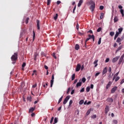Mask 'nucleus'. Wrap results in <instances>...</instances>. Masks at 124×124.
<instances>
[{
  "instance_id": "nucleus-1",
  "label": "nucleus",
  "mask_w": 124,
  "mask_h": 124,
  "mask_svg": "<svg viewBox=\"0 0 124 124\" xmlns=\"http://www.w3.org/2000/svg\"><path fill=\"white\" fill-rule=\"evenodd\" d=\"M12 62V63L14 64L16 63L17 60H18V52H16L12 55L11 58Z\"/></svg>"
},
{
  "instance_id": "nucleus-2",
  "label": "nucleus",
  "mask_w": 124,
  "mask_h": 124,
  "mask_svg": "<svg viewBox=\"0 0 124 124\" xmlns=\"http://www.w3.org/2000/svg\"><path fill=\"white\" fill-rule=\"evenodd\" d=\"M90 3L91 4L90 9L92 12H93V10H94V9L95 8V3H94L93 1H91Z\"/></svg>"
},
{
  "instance_id": "nucleus-3",
  "label": "nucleus",
  "mask_w": 124,
  "mask_h": 124,
  "mask_svg": "<svg viewBox=\"0 0 124 124\" xmlns=\"http://www.w3.org/2000/svg\"><path fill=\"white\" fill-rule=\"evenodd\" d=\"M69 98H70V96L69 95L67 96L63 101V104L65 105L67 103V101L69 100Z\"/></svg>"
},
{
  "instance_id": "nucleus-4",
  "label": "nucleus",
  "mask_w": 124,
  "mask_h": 124,
  "mask_svg": "<svg viewBox=\"0 0 124 124\" xmlns=\"http://www.w3.org/2000/svg\"><path fill=\"white\" fill-rule=\"evenodd\" d=\"M54 79H55V78L54 77V75H52L51 80H50V87L52 88L53 87V84H54Z\"/></svg>"
},
{
  "instance_id": "nucleus-5",
  "label": "nucleus",
  "mask_w": 124,
  "mask_h": 124,
  "mask_svg": "<svg viewBox=\"0 0 124 124\" xmlns=\"http://www.w3.org/2000/svg\"><path fill=\"white\" fill-rule=\"evenodd\" d=\"M81 69V65L80 64H78L76 68V71L78 72Z\"/></svg>"
},
{
  "instance_id": "nucleus-6",
  "label": "nucleus",
  "mask_w": 124,
  "mask_h": 124,
  "mask_svg": "<svg viewBox=\"0 0 124 124\" xmlns=\"http://www.w3.org/2000/svg\"><path fill=\"white\" fill-rule=\"evenodd\" d=\"M36 22L37 30H40V21L39 20L37 19Z\"/></svg>"
},
{
  "instance_id": "nucleus-7",
  "label": "nucleus",
  "mask_w": 124,
  "mask_h": 124,
  "mask_svg": "<svg viewBox=\"0 0 124 124\" xmlns=\"http://www.w3.org/2000/svg\"><path fill=\"white\" fill-rule=\"evenodd\" d=\"M120 59V56H117L115 58H114L112 60V62H117V61Z\"/></svg>"
},
{
  "instance_id": "nucleus-8",
  "label": "nucleus",
  "mask_w": 124,
  "mask_h": 124,
  "mask_svg": "<svg viewBox=\"0 0 124 124\" xmlns=\"http://www.w3.org/2000/svg\"><path fill=\"white\" fill-rule=\"evenodd\" d=\"M117 89L118 87L117 86H114L113 88H112L111 91V93H114L116 91H117Z\"/></svg>"
},
{
  "instance_id": "nucleus-9",
  "label": "nucleus",
  "mask_w": 124,
  "mask_h": 124,
  "mask_svg": "<svg viewBox=\"0 0 124 124\" xmlns=\"http://www.w3.org/2000/svg\"><path fill=\"white\" fill-rule=\"evenodd\" d=\"M39 56V55L38 54V53H37V52L34 53V61H36V60H37Z\"/></svg>"
},
{
  "instance_id": "nucleus-10",
  "label": "nucleus",
  "mask_w": 124,
  "mask_h": 124,
  "mask_svg": "<svg viewBox=\"0 0 124 124\" xmlns=\"http://www.w3.org/2000/svg\"><path fill=\"white\" fill-rule=\"evenodd\" d=\"M111 85H112V82L111 81H109L106 87L107 90H108V89H109V88L111 87Z\"/></svg>"
},
{
  "instance_id": "nucleus-11",
  "label": "nucleus",
  "mask_w": 124,
  "mask_h": 124,
  "mask_svg": "<svg viewBox=\"0 0 124 124\" xmlns=\"http://www.w3.org/2000/svg\"><path fill=\"white\" fill-rule=\"evenodd\" d=\"M121 34L119 32H118V31H116V34L114 36V40H116V39H117V38L118 37V36H119V35Z\"/></svg>"
},
{
  "instance_id": "nucleus-12",
  "label": "nucleus",
  "mask_w": 124,
  "mask_h": 124,
  "mask_svg": "<svg viewBox=\"0 0 124 124\" xmlns=\"http://www.w3.org/2000/svg\"><path fill=\"white\" fill-rule=\"evenodd\" d=\"M108 112H109V107L108 106H106L105 108V114H107Z\"/></svg>"
},
{
  "instance_id": "nucleus-13",
  "label": "nucleus",
  "mask_w": 124,
  "mask_h": 124,
  "mask_svg": "<svg viewBox=\"0 0 124 124\" xmlns=\"http://www.w3.org/2000/svg\"><path fill=\"white\" fill-rule=\"evenodd\" d=\"M106 73H107V67L104 68L102 72V74L103 75H104V74H106Z\"/></svg>"
},
{
  "instance_id": "nucleus-14",
  "label": "nucleus",
  "mask_w": 124,
  "mask_h": 124,
  "mask_svg": "<svg viewBox=\"0 0 124 124\" xmlns=\"http://www.w3.org/2000/svg\"><path fill=\"white\" fill-rule=\"evenodd\" d=\"M75 49V50H77V51H78V50L80 49V46L78 44H76Z\"/></svg>"
},
{
  "instance_id": "nucleus-15",
  "label": "nucleus",
  "mask_w": 124,
  "mask_h": 124,
  "mask_svg": "<svg viewBox=\"0 0 124 124\" xmlns=\"http://www.w3.org/2000/svg\"><path fill=\"white\" fill-rule=\"evenodd\" d=\"M82 3H83V0H80L78 4V7H80L82 5Z\"/></svg>"
},
{
  "instance_id": "nucleus-16",
  "label": "nucleus",
  "mask_w": 124,
  "mask_h": 124,
  "mask_svg": "<svg viewBox=\"0 0 124 124\" xmlns=\"http://www.w3.org/2000/svg\"><path fill=\"white\" fill-rule=\"evenodd\" d=\"M107 101H108V102H109V103H112V102H113V99L111 98H108Z\"/></svg>"
},
{
  "instance_id": "nucleus-17",
  "label": "nucleus",
  "mask_w": 124,
  "mask_h": 124,
  "mask_svg": "<svg viewBox=\"0 0 124 124\" xmlns=\"http://www.w3.org/2000/svg\"><path fill=\"white\" fill-rule=\"evenodd\" d=\"M34 110H35V108H31L29 109V113H32V112H33V111H34Z\"/></svg>"
},
{
  "instance_id": "nucleus-18",
  "label": "nucleus",
  "mask_w": 124,
  "mask_h": 124,
  "mask_svg": "<svg viewBox=\"0 0 124 124\" xmlns=\"http://www.w3.org/2000/svg\"><path fill=\"white\" fill-rule=\"evenodd\" d=\"M89 38H90V39H91V38H92L93 39V41L94 42V38H95L94 35H89Z\"/></svg>"
},
{
  "instance_id": "nucleus-19",
  "label": "nucleus",
  "mask_w": 124,
  "mask_h": 124,
  "mask_svg": "<svg viewBox=\"0 0 124 124\" xmlns=\"http://www.w3.org/2000/svg\"><path fill=\"white\" fill-rule=\"evenodd\" d=\"M122 41H123V40L120 37H118L116 40L117 43H120V42H122Z\"/></svg>"
},
{
  "instance_id": "nucleus-20",
  "label": "nucleus",
  "mask_w": 124,
  "mask_h": 124,
  "mask_svg": "<svg viewBox=\"0 0 124 124\" xmlns=\"http://www.w3.org/2000/svg\"><path fill=\"white\" fill-rule=\"evenodd\" d=\"M123 30H124V28H120L118 29V32H119L121 34Z\"/></svg>"
},
{
  "instance_id": "nucleus-21",
  "label": "nucleus",
  "mask_w": 124,
  "mask_h": 124,
  "mask_svg": "<svg viewBox=\"0 0 124 124\" xmlns=\"http://www.w3.org/2000/svg\"><path fill=\"white\" fill-rule=\"evenodd\" d=\"M122 48H123L122 46H121L119 47H118L116 51V53H117V52H119V51H120V50H122Z\"/></svg>"
},
{
  "instance_id": "nucleus-22",
  "label": "nucleus",
  "mask_w": 124,
  "mask_h": 124,
  "mask_svg": "<svg viewBox=\"0 0 124 124\" xmlns=\"http://www.w3.org/2000/svg\"><path fill=\"white\" fill-rule=\"evenodd\" d=\"M108 72L109 73V76H108V77H110L111 73H112V68H111V67H109L108 68Z\"/></svg>"
},
{
  "instance_id": "nucleus-23",
  "label": "nucleus",
  "mask_w": 124,
  "mask_h": 124,
  "mask_svg": "<svg viewBox=\"0 0 124 124\" xmlns=\"http://www.w3.org/2000/svg\"><path fill=\"white\" fill-rule=\"evenodd\" d=\"M82 85V82H78L77 84V87L78 88V87H80V86Z\"/></svg>"
},
{
  "instance_id": "nucleus-24",
  "label": "nucleus",
  "mask_w": 124,
  "mask_h": 124,
  "mask_svg": "<svg viewBox=\"0 0 124 124\" xmlns=\"http://www.w3.org/2000/svg\"><path fill=\"white\" fill-rule=\"evenodd\" d=\"M98 62V60H95L93 64H95L94 66V67H96L97 65H98V64H97Z\"/></svg>"
},
{
  "instance_id": "nucleus-25",
  "label": "nucleus",
  "mask_w": 124,
  "mask_h": 124,
  "mask_svg": "<svg viewBox=\"0 0 124 124\" xmlns=\"http://www.w3.org/2000/svg\"><path fill=\"white\" fill-rule=\"evenodd\" d=\"M118 20H119V19H118V17L115 16L114 18V23H116V22H118Z\"/></svg>"
},
{
  "instance_id": "nucleus-26",
  "label": "nucleus",
  "mask_w": 124,
  "mask_h": 124,
  "mask_svg": "<svg viewBox=\"0 0 124 124\" xmlns=\"http://www.w3.org/2000/svg\"><path fill=\"white\" fill-rule=\"evenodd\" d=\"M63 96H62L59 100L58 101V104H60V103H61V102H62V98H63Z\"/></svg>"
},
{
  "instance_id": "nucleus-27",
  "label": "nucleus",
  "mask_w": 124,
  "mask_h": 124,
  "mask_svg": "<svg viewBox=\"0 0 124 124\" xmlns=\"http://www.w3.org/2000/svg\"><path fill=\"white\" fill-rule=\"evenodd\" d=\"M115 34V32L114 31H111L109 32V35L110 36H114V35Z\"/></svg>"
},
{
  "instance_id": "nucleus-28",
  "label": "nucleus",
  "mask_w": 124,
  "mask_h": 124,
  "mask_svg": "<svg viewBox=\"0 0 124 124\" xmlns=\"http://www.w3.org/2000/svg\"><path fill=\"white\" fill-rule=\"evenodd\" d=\"M57 123H58V118L55 117L54 119V122L53 124H57Z\"/></svg>"
},
{
  "instance_id": "nucleus-29",
  "label": "nucleus",
  "mask_w": 124,
  "mask_h": 124,
  "mask_svg": "<svg viewBox=\"0 0 124 124\" xmlns=\"http://www.w3.org/2000/svg\"><path fill=\"white\" fill-rule=\"evenodd\" d=\"M91 109H89L87 112H86V115L87 116H88V115H90V114L91 113Z\"/></svg>"
},
{
  "instance_id": "nucleus-30",
  "label": "nucleus",
  "mask_w": 124,
  "mask_h": 124,
  "mask_svg": "<svg viewBox=\"0 0 124 124\" xmlns=\"http://www.w3.org/2000/svg\"><path fill=\"white\" fill-rule=\"evenodd\" d=\"M75 79V74H73L72 76V81H73Z\"/></svg>"
},
{
  "instance_id": "nucleus-31",
  "label": "nucleus",
  "mask_w": 124,
  "mask_h": 124,
  "mask_svg": "<svg viewBox=\"0 0 124 124\" xmlns=\"http://www.w3.org/2000/svg\"><path fill=\"white\" fill-rule=\"evenodd\" d=\"M26 65V62H23V64H22V67L23 70H24V67H25Z\"/></svg>"
},
{
  "instance_id": "nucleus-32",
  "label": "nucleus",
  "mask_w": 124,
  "mask_h": 124,
  "mask_svg": "<svg viewBox=\"0 0 124 124\" xmlns=\"http://www.w3.org/2000/svg\"><path fill=\"white\" fill-rule=\"evenodd\" d=\"M120 12H121V14L122 15V17H124V10L123 9H121L120 10Z\"/></svg>"
},
{
  "instance_id": "nucleus-33",
  "label": "nucleus",
  "mask_w": 124,
  "mask_h": 124,
  "mask_svg": "<svg viewBox=\"0 0 124 124\" xmlns=\"http://www.w3.org/2000/svg\"><path fill=\"white\" fill-rule=\"evenodd\" d=\"M35 38V32H34V31H33V41L34 40Z\"/></svg>"
},
{
  "instance_id": "nucleus-34",
  "label": "nucleus",
  "mask_w": 124,
  "mask_h": 124,
  "mask_svg": "<svg viewBox=\"0 0 124 124\" xmlns=\"http://www.w3.org/2000/svg\"><path fill=\"white\" fill-rule=\"evenodd\" d=\"M90 86L87 87L86 89L87 93H89V92H90Z\"/></svg>"
},
{
  "instance_id": "nucleus-35",
  "label": "nucleus",
  "mask_w": 124,
  "mask_h": 124,
  "mask_svg": "<svg viewBox=\"0 0 124 124\" xmlns=\"http://www.w3.org/2000/svg\"><path fill=\"white\" fill-rule=\"evenodd\" d=\"M123 61H124V60L120 59L118 62V64H121L122 62H123Z\"/></svg>"
},
{
  "instance_id": "nucleus-36",
  "label": "nucleus",
  "mask_w": 124,
  "mask_h": 124,
  "mask_svg": "<svg viewBox=\"0 0 124 124\" xmlns=\"http://www.w3.org/2000/svg\"><path fill=\"white\" fill-rule=\"evenodd\" d=\"M36 72H37L36 70H33V73L32 74V76H33V75H34V73L35 75H37V74H36Z\"/></svg>"
},
{
  "instance_id": "nucleus-37",
  "label": "nucleus",
  "mask_w": 124,
  "mask_h": 124,
  "mask_svg": "<svg viewBox=\"0 0 124 124\" xmlns=\"http://www.w3.org/2000/svg\"><path fill=\"white\" fill-rule=\"evenodd\" d=\"M83 103H84V100H81L79 102V104L80 105H82V104H83Z\"/></svg>"
},
{
  "instance_id": "nucleus-38",
  "label": "nucleus",
  "mask_w": 124,
  "mask_h": 124,
  "mask_svg": "<svg viewBox=\"0 0 124 124\" xmlns=\"http://www.w3.org/2000/svg\"><path fill=\"white\" fill-rule=\"evenodd\" d=\"M101 44V38H100L98 42V45H100Z\"/></svg>"
},
{
  "instance_id": "nucleus-39",
  "label": "nucleus",
  "mask_w": 124,
  "mask_h": 124,
  "mask_svg": "<svg viewBox=\"0 0 124 124\" xmlns=\"http://www.w3.org/2000/svg\"><path fill=\"white\" fill-rule=\"evenodd\" d=\"M29 20H30V18L27 17L26 20H25L26 24H29Z\"/></svg>"
},
{
  "instance_id": "nucleus-40",
  "label": "nucleus",
  "mask_w": 124,
  "mask_h": 124,
  "mask_svg": "<svg viewBox=\"0 0 124 124\" xmlns=\"http://www.w3.org/2000/svg\"><path fill=\"white\" fill-rule=\"evenodd\" d=\"M120 80V77H117L115 78V82H118Z\"/></svg>"
},
{
  "instance_id": "nucleus-41",
  "label": "nucleus",
  "mask_w": 124,
  "mask_h": 124,
  "mask_svg": "<svg viewBox=\"0 0 124 124\" xmlns=\"http://www.w3.org/2000/svg\"><path fill=\"white\" fill-rule=\"evenodd\" d=\"M58 14H56L55 16L54 17V20H57V19H58Z\"/></svg>"
},
{
  "instance_id": "nucleus-42",
  "label": "nucleus",
  "mask_w": 124,
  "mask_h": 124,
  "mask_svg": "<svg viewBox=\"0 0 124 124\" xmlns=\"http://www.w3.org/2000/svg\"><path fill=\"white\" fill-rule=\"evenodd\" d=\"M52 56L54 58L57 59V56H56V53L54 52L52 53Z\"/></svg>"
},
{
  "instance_id": "nucleus-43",
  "label": "nucleus",
  "mask_w": 124,
  "mask_h": 124,
  "mask_svg": "<svg viewBox=\"0 0 124 124\" xmlns=\"http://www.w3.org/2000/svg\"><path fill=\"white\" fill-rule=\"evenodd\" d=\"M80 92L81 93H84L85 92V88H81V89L80 90Z\"/></svg>"
},
{
  "instance_id": "nucleus-44",
  "label": "nucleus",
  "mask_w": 124,
  "mask_h": 124,
  "mask_svg": "<svg viewBox=\"0 0 124 124\" xmlns=\"http://www.w3.org/2000/svg\"><path fill=\"white\" fill-rule=\"evenodd\" d=\"M104 14L103 13H101L100 19H102L103 18V16Z\"/></svg>"
},
{
  "instance_id": "nucleus-45",
  "label": "nucleus",
  "mask_w": 124,
  "mask_h": 124,
  "mask_svg": "<svg viewBox=\"0 0 124 124\" xmlns=\"http://www.w3.org/2000/svg\"><path fill=\"white\" fill-rule=\"evenodd\" d=\"M51 3V0H47V5H50Z\"/></svg>"
},
{
  "instance_id": "nucleus-46",
  "label": "nucleus",
  "mask_w": 124,
  "mask_h": 124,
  "mask_svg": "<svg viewBox=\"0 0 124 124\" xmlns=\"http://www.w3.org/2000/svg\"><path fill=\"white\" fill-rule=\"evenodd\" d=\"M69 92H70V87L68 88L66 92L67 94L69 93Z\"/></svg>"
},
{
  "instance_id": "nucleus-47",
  "label": "nucleus",
  "mask_w": 124,
  "mask_h": 124,
  "mask_svg": "<svg viewBox=\"0 0 124 124\" xmlns=\"http://www.w3.org/2000/svg\"><path fill=\"white\" fill-rule=\"evenodd\" d=\"M81 81H82V82H83V83H85V82H86V78H82Z\"/></svg>"
},
{
  "instance_id": "nucleus-48",
  "label": "nucleus",
  "mask_w": 124,
  "mask_h": 124,
  "mask_svg": "<svg viewBox=\"0 0 124 124\" xmlns=\"http://www.w3.org/2000/svg\"><path fill=\"white\" fill-rule=\"evenodd\" d=\"M101 30H102V29H101V27L99 28L97 30V32H99L100 31H101Z\"/></svg>"
},
{
  "instance_id": "nucleus-49",
  "label": "nucleus",
  "mask_w": 124,
  "mask_h": 124,
  "mask_svg": "<svg viewBox=\"0 0 124 124\" xmlns=\"http://www.w3.org/2000/svg\"><path fill=\"white\" fill-rule=\"evenodd\" d=\"M99 8H100V10H103L104 7L102 5H101V6H100Z\"/></svg>"
},
{
  "instance_id": "nucleus-50",
  "label": "nucleus",
  "mask_w": 124,
  "mask_h": 124,
  "mask_svg": "<svg viewBox=\"0 0 124 124\" xmlns=\"http://www.w3.org/2000/svg\"><path fill=\"white\" fill-rule=\"evenodd\" d=\"M100 74V72H98L95 74V77L96 78L97 76H98Z\"/></svg>"
},
{
  "instance_id": "nucleus-51",
  "label": "nucleus",
  "mask_w": 124,
  "mask_h": 124,
  "mask_svg": "<svg viewBox=\"0 0 124 124\" xmlns=\"http://www.w3.org/2000/svg\"><path fill=\"white\" fill-rule=\"evenodd\" d=\"M72 103H73V101L72 100H70L69 103V106H70V105H71V104H72Z\"/></svg>"
},
{
  "instance_id": "nucleus-52",
  "label": "nucleus",
  "mask_w": 124,
  "mask_h": 124,
  "mask_svg": "<svg viewBox=\"0 0 124 124\" xmlns=\"http://www.w3.org/2000/svg\"><path fill=\"white\" fill-rule=\"evenodd\" d=\"M92 119H96V115L94 114L92 116Z\"/></svg>"
},
{
  "instance_id": "nucleus-53",
  "label": "nucleus",
  "mask_w": 124,
  "mask_h": 124,
  "mask_svg": "<svg viewBox=\"0 0 124 124\" xmlns=\"http://www.w3.org/2000/svg\"><path fill=\"white\" fill-rule=\"evenodd\" d=\"M76 29H77V30H78H78H79V24H78V23H77V24Z\"/></svg>"
},
{
  "instance_id": "nucleus-54",
  "label": "nucleus",
  "mask_w": 124,
  "mask_h": 124,
  "mask_svg": "<svg viewBox=\"0 0 124 124\" xmlns=\"http://www.w3.org/2000/svg\"><path fill=\"white\" fill-rule=\"evenodd\" d=\"M53 121H54V117H52L50 120V124H52L53 123Z\"/></svg>"
},
{
  "instance_id": "nucleus-55",
  "label": "nucleus",
  "mask_w": 124,
  "mask_h": 124,
  "mask_svg": "<svg viewBox=\"0 0 124 124\" xmlns=\"http://www.w3.org/2000/svg\"><path fill=\"white\" fill-rule=\"evenodd\" d=\"M109 61H110V59L109 58H107L105 60V62H108Z\"/></svg>"
},
{
  "instance_id": "nucleus-56",
  "label": "nucleus",
  "mask_w": 124,
  "mask_h": 124,
  "mask_svg": "<svg viewBox=\"0 0 124 124\" xmlns=\"http://www.w3.org/2000/svg\"><path fill=\"white\" fill-rule=\"evenodd\" d=\"M76 9V5L75 6V7L74 8L73 10V13H75V10Z\"/></svg>"
},
{
  "instance_id": "nucleus-57",
  "label": "nucleus",
  "mask_w": 124,
  "mask_h": 124,
  "mask_svg": "<svg viewBox=\"0 0 124 124\" xmlns=\"http://www.w3.org/2000/svg\"><path fill=\"white\" fill-rule=\"evenodd\" d=\"M113 123H114L115 124H118V121L114 120L113 121Z\"/></svg>"
},
{
  "instance_id": "nucleus-58",
  "label": "nucleus",
  "mask_w": 124,
  "mask_h": 124,
  "mask_svg": "<svg viewBox=\"0 0 124 124\" xmlns=\"http://www.w3.org/2000/svg\"><path fill=\"white\" fill-rule=\"evenodd\" d=\"M124 83V78L122 80L121 82H120V84L121 85H123Z\"/></svg>"
},
{
  "instance_id": "nucleus-59",
  "label": "nucleus",
  "mask_w": 124,
  "mask_h": 124,
  "mask_svg": "<svg viewBox=\"0 0 124 124\" xmlns=\"http://www.w3.org/2000/svg\"><path fill=\"white\" fill-rule=\"evenodd\" d=\"M81 70H83L84 69V65H82L81 66H80Z\"/></svg>"
},
{
  "instance_id": "nucleus-60",
  "label": "nucleus",
  "mask_w": 124,
  "mask_h": 124,
  "mask_svg": "<svg viewBox=\"0 0 124 124\" xmlns=\"http://www.w3.org/2000/svg\"><path fill=\"white\" fill-rule=\"evenodd\" d=\"M118 8H119V9H123V7L122 6V5H119Z\"/></svg>"
},
{
  "instance_id": "nucleus-61",
  "label": "nucleus",
  "mask_w": 124,
  "mask_h": 124,
  "mask_svg": "<svg viewBox=\"0 0 124 124\" xmlns=\"http://www.w3.org/2000/svg\"><path fill=\"white\" fill-rule=\"evenodd\" d=\"M117 46H118V44H117V43H114V45H113V47H114V48H115V47H116Z\"/></svg>"
},
{
  "instance_id": "nucleus-62",
  "label": "nucleus",
  "mask_w": 124,
  "mask_h": 124,
  "mask_svg": "<svg viewBox=\"0 0 124 124\" xmlns=\"http://www.w3.org/2000/svg\"><path fill=\"white\" fill-rule=\"evenodd\" d=\"M35 115V114L34 113H32L31 114V117H34Z\"/></svg>"
},
{
  "instance_id": "nucleus-63",
  "label": "nucleus",
  "mask_w": 124,
  "mask_h": 124,
  "mask_svg": "<svg viewBox=\"0 0 124 124\" xmlns=\"http://www.w3.org/2000/svg\"><path fill=\"white\" fill-rule=\"evenodd\" d=\"M61 1H60V0H58V1H57V4H58V5H59V4H60V3H61Z\"/></svg>"
},
{
  "instance_id": "nucleus-64",
  "label": "nucleus",
  "mask_w": 124,
  "mask_h": 124,
  "mask_svg": "<svg viewBox=\"0 0 124 124\" xmlns=\"http://www.w3.org/2000/svg\"><path fill=\"white\" fill-rule=\"evenodd\" d=\"M91 89H93V84L91 85Z\"/></svg>"
}]
</instances>
